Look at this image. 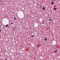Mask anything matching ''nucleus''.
I'll use <instances>...</instances> for the list:
<instances>
[{"label": "nucleus", "instance_id": "obj_16", "mask_svg": "<svg viewBox=\"0 0 60 60\" xmlns=\"http://www.w3.org/2000/svg\"><path fill=\"white\" fill-rule=\"evenodd\" d=\"M2 5H3V4H2Z\"/></svg>", "mask_w": 60, "mask_h": 60}, {"label": "nucleus", "instance_id": "obj_5", "mask_svg": "<svg viewBox=\"0 0 60 60\" xmlns=\"http://www.w3.org/2000/svg\"><path fill=\"white\" fill-rule=\"evenodd\" d=\"M54 10H56V8H54Z\"/></svg>", "mask_w": 60, "mask_h": 60}, {"label": "nucleus", "instance_id": "obj_8", "mask_svg": "<svg viewBox=\"0 0 60 60\" xmlns=\"http://www.w3.org/2000/svg\"><path fill=\"white\" fill-rule=\"evenodd\" d=\"M57 51V50H56L55 51V53H56Z\"/></svg>", "mask_w": 60, "mask_h": 60}, {"label": "nucleus", "instance_id": "obj_1", "mask_svg": "<svg viewBox=\"0 0 60 60\" xmlns=\"http://www.w3.org/2000/svg\"><path fill=\"white\" fill-rule=\"evenodd\" d=\"M4 27V26L3 25H1L0 26V28L1 29H3Z\"/></svg>", "mask_w": 60, "mask_h": 60}, {"label": "nucleus", "instance_id": "obj_14", "mask_svg": "<svg viewBox=\"0 0 60 60\" xmlns=\"http://www.w3.org/2000/svg\"><path fill=\"white\" fill-rule=\"evenodd\" d=\"M1 32V30H0V32Z\"/></svg>", "mask_w": 60, "mask_h": 60}, {"label": "nucleus", "instance_id": "obj_6", "mask_svg": "<svg viewBox=\"0 0 60 60\" xmlns=\"http://www.w3.org/2000/svg\"><path fill=\"white\" fill-rule=\"evenodd\" d=\"M6 26H7V27H8V24L6 25Z\"/></svg>", "mask_w": 60, "mask_h": 60}, {"label": "nucleus", "instance_id": "obj_7", "mask_svg": "<svg viewBox=\"0 0 60 60\" xmlns=\"http://www.w3.org/2000/svg\"><path fill=\"white\" fill-rule=\"evenodd\" d=\"M45 41H46V40H47V39L46 38H45Z\"/></svg>", "mask_w": 60, "mask_h": 60}, {"label": "nucleus", "instance_id": "obj_17", "mask_svg": "<svg viewBox=\"0 0 60 60\" xmlns=\"http://www.w3.org/2000/svg\"><path fill=\"white\" fill-rule=\"evenodd\" d=\"M5 60H7V59H6Z\"/></svg>", "mask_w": 60, "mask_h": 60}, {"label": "nucleus", "instance_id": "obj_10", "mask_svg": "<svg viewBox=\"0 0 60 60\" xmlns=\"http://www.w3.org/2000/svg\"><path fill=\"white\" fill-rule=\"evenodd\" d=\"M40 7H42V6H41V5H40Z\"/></svg>", "mask_w": 60, "mask_h": 60}, {"label": "nucleus", "instance_id": "obj_12", "mask_svg": "<svg viewBox=\"0 0 60 60\" xmlns=\"http://www.w3.org/2000/svg\"><path fill=\"white\" fill-rule=\"evenodd\" d=\"M14 19H16V18H14Z\"/></svg>", "mask_w": 60, "mask_h": 60}, {"label": "nucleus", "instance_id": "obj_11", "mask_svg": "<svg viewBox=\"0 0 60 60\" xmlns=\"http://www.w3.org/2000/svg\"><path fill=\"white\" fill-rule=\"evenodd\" d=\"M37 47H38H38H39V45H38V46H37Z\"/></svg>", "mask_w": 60, "mask_h": 60}, {"label": "nucleus", "instance_id": "obj_2", "mask_svg": "<svg viewBox=\"0 0 60 60\" xmlns=\"http://www.w3.org/2000/svg\"><path fill=\"white\" fill-rule=\"evenodd\" d=\"M43 10H45V8L44 7H43L42 8Z\"/></svg>", "mask_w": 60, "mask_h": 60}, {"label": "nucleus", "instance_id": "obj_4", "mask_svg": "<svg viewBox=\"0 0 60 60\" xmlns=\"http://www.w3.org/2000/svg\"><path fill=\"white\" fill-rule=\"evenodd\" d=\"M16 28L15 27L14 28V29L13 30L14 31H15V29Z\"/></svg>", "mask_w": 60, "mask_h": 60}, {"label": "nucleus", "instance_id": "obj_3", "mask_svg": "<svg viewBox=\"0 0 60 60\" xmlns=\"http://www.w3.org/2000/svg\"><path fill=\"white\" fill-rule=\"evenodd\" d=\"M54 4V2H52V4Z\"/></svg>", "mask_w": 60, "mask_h": 60}, {"label": "nucleus", "instance_id": "obj_9", "mask_svg": "<svg viewBox=\"0 0 60 60\" xmlns=\"http://www.w3.org/2000/svg\"><path fill=\"white\" fill-rule=\"evenodd\" d=\"M34 35H32L31 36V37H34Z\"/></svg>", "mask_w": 60, "mask_h": 60}, {"label": "nucleus", "instance_id": "obj_13", "mask_svg": "<svg viewBox=\"0 0 60 60\" xmlns=\"http://www.w3.org/2000/svg\"><path fill=\"white\" fill-rule=\"evenodd\" d=\"M48 20H49V21H51V19H48Z\"/></svg>", "mask_w": 60, "mask_h": 60}, {"label": "nucleus", "instance_id": "obj_19", "mask_svg": "<svg viewBox=\"0 0 60 60\" xmlns=\"http://www.w3.org/2000/svg\"><path fill=\"white\" fill-rule=\"evenodd\" d=\"M50 1H51V0H49Z\"/></svg>", "mask_w": 60, "mask_h": 60}, {"label": "nucleus", "instance_id": "obj_18", "mask_svg": "<svg viewBox=\"0 0 60 60\" xmlns=\"http://www.w3.org/2000/svg\"><path fill=\"white\" fill-rule=\"evenodd\" d=\"M52 22L53 21L52 20Z\"/></svg>", "mask_w": 60, "mask_h": 60}, {"label": "nucleus", "instance_id": "obj_15", "mask_svg": "<svg viewBox=\"0 0 60 60\" xmlns=\"http://www.w3.org/2000/svg\"><path fill=\"white\" fill-rule=\"evenodd\" d=\"M11 24H12V22L11 23Z\"/></svg>", "mask_w": 60, "mask_h": 60}]
</instances>
